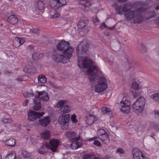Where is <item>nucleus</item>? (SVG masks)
I'll return each mask as SVG.
<instances>
[{
	"label": "nucleus",
	"mask_w": 159,
	"mask_h": 159,
	"mask_svg": "<svg viewBox=\"0 0 159 159\" xmlns=\"http://www.w3.org/2000/svg\"><path fill=\"white\" fill-rule=\"evenodd\" d=\"M133 5L137 9L134 10H130L125 14V18L128 21L132 19L134 23H140L143 20L141 13L150 8L152 6V3L151 0H147L144 3L140 1L134 3Z\"/></svg>",
	"instance_id": "f257e3e1"
},
{
	"label": "nucleus",
	"mask_w": 159,
	"mask_h": 159,
	"mask_svg": "<svg viewBox=\"0 0 159 159\" xmlns=\"http://www.w3.org/2000/svg\"><path fill=\"white\" fill-rule=\"evenodd\" d=\"M82 64L84 68H89L87 70V73L89 75V80L93 81L95 80L97 77L98 70L95 66L92 65V61L89 58H86L83 60Z\"/></svg>",
	"instance_id": "f03ea898"
},
{
	"label": "nucleus",
	"mask_w": 159,
	"mask_h": 159,
	"mask_svg": "<svg viewBox=\"0 0 159 159\" xmlns=\"http://www.w3.org/2000/svg\"><path fill=\"white\" fill-rule=\"evenodd\" d=\"M70 43L64 40L59 42L57 46V49L60 51H63V54L72 56L74 50V48L70 47Z\"/></svg>",
	"instance_id": "7ed1b4c3"
},
{
	"label": "nucleus",
	"mask_w": 159,
	"mask_h": 159,
	"mask_svg": "<svg viewBox=\"0 0 159 159\" xmlns=\"http://www.w3.org/2000/svg\"><path fill=\"white\" fill-rule=\"evenodd\" d=\"M38 95H36L35 98L33 99L35 104L33 106L34 109L35 110H39L41 107L40 99L48 101L49 99L48 93L44 91L38 92Z\"/></svg>",
	"instance_id": "20e7f679"
},
{
	"label": "nucleus",
	"mask_w": 159,
	"mask_h": 159,
	"mask_svg": "<svg viewBox=\"0 0 159 159\" xmlns=\"http://www.w3.org/2000/svg\"><path fill=\"white\" fill-rule=\"evenodd\" d=\"M145 104V98L140 96L132 105L134 111L136 113L141 112L144 109Z\"/></svg>",
	"instance_id": "39448f33"
},
{
	"label": "nucleus",
	"mask_w": 159,
	"mask_h": 159,
	"mask_svg": "<svg viewBox=\"0 0 159 159\" xmlns=\"http://www.w3.org/2000/svg\"><path fill=\"white\" fill-rule=\"evenodd\" d=\"M89 47V44L87 41L86 39H84L77 46L76 49V52L80 54L85 53L87 51Z\"/></svg>",
	"instance_id": "423d86ee"
},
{
	"label": "nucleus",
	"mask_w": 159,
	"mask_h": 159,
	"mask_svg": "<svg viewBox=\"0 0 159 159\" xmlns=\"http://www.w3.org/2000/svg\"><path fill=\"white\" fill-rule=\"evenodd\" d=\"M107 87L105 79L102 77H100L98 80V84L95 86V91L98 93L102 92L106 89Z\"/></svg>",
	"instance_id": "0eeeda50"
},
{
	"label": "nucleus",
	"mask_w": 159,
	"mask_h": 159,
	"mask_svg": "<svg viewBox=\"0 0 159 159\" xmlns=\"http://www.w3.org/2000/svg\"><path fill=\"white\" fill-rule=\"evenodd\" d=\"M71 57L70 56H68L67 55H62L59 53L53 56V58L55 61L58 62H62L63 63H66L69 62V59Z\"/></svg>",
	"instance_id": "6e6552de"
},
{
	"label": "nucleus",
	"mask_w": 159,
	"mask_h": 159,
	"mask_svg": "<svg viewBox=\"0 0 159 159\" xmlns=\"http://www.w3.org/2000/svg\"><path fill=\"white\" fill-rule=\"evenodd\" d=\"M70 118V115L69 114H66L59 118L58 122L61 125L62 129H65L68 128Z\"/></svg>",
	"instance_id": "1a4fd4ad"
},
{
	"label": "nucleus",
	"mask_w": 159,
	"mask_h": 159,
	"mask_svg": "<svg viewBox=\"0 0 159 159\" xmlns=\"http://www.w3.org/2000/svg\"><path fill=\"white\" fill-rule=\"evenodd\" d=\"M49 145L48 143H45V147L50 149L52 152H56L59 144L58 141L57 139H52L49 140Z\"/></svg>",
	"instance_id": "9d476101"
},
{
	"label": "nucleus",
	"mask_w": 159,
	"mask_h": 159,
	"mask_svg": "<svg viewBox=\"0 0 159 159\" xmlns=\"http://www.w3.org/2000/svg\"><path fill=\"white\" fill-rule=\"evenodd\" d=\"M66 0H53L51 2V7L56 10L66 4Z\"/></svg>",
	"instance_id": "9b49d317"
},
{
	"label": "nucleus",
	"mask_w": 159,
	"mask_h": 159,
	"mask_svg": "<svg viewBox=\"0 0 159 159\" xmlns=\"http://www.w3.org/2000/svg\"><path fill=\"white\" fill-rule=\"evenodd\" d=\"M44 113L39 112L35 111H31L28 113V118L29 120L33 121L35 119L40 118L42 116Z\"/></svg>",
	"instance_id": "f8f14e48"
},
{
	"label": "nucleus",
	"mask_w": 159,
	"mask_h": 159,
	"mask_svg": "<svg viewBox=\"0 0 159 159\" xmlns=\"http://www.w3.org/2000/svg\"><path fill=\"white\" fill-rule=\"evenodd\" d=\"M80 138V136H79L78 137H76L72 138V142L71 144V147L73 149H76L81 146L82 145L81 143L78 142V140Z\"/></svg>",
	"instance_id": "ddd939ff"
},
{
	"label": "nucleus",
	"mask_w": 159,
	"mask_h": 159,
	"mask_svg": "<svg viewBox=\"0 0 159 159\" xmlns=\"http://www.w3.org/2000/svg\"><path fill=\"white\" fill-rule=\"evenodd\" d=\"M132 152L133 157L134 159L137 158V159H140V156H141L143 158H144L145 157L144 155H143L141 152L138 148H134Z\"/></svg>",
	"instance_id": "4468645a"
},
{
	"label": "nucleus",
	"mask_w": 159,
	"mask_h": 159,
	"mask_svg": "<svg viewBox=\"0 0 159 159\" xmlns=\"http://www.w3.org/2000/svg\"><path fill=\"white\" fill-rule=\"evenodd\" d=\"M25 42L22 38L19 37H16L13 39V44L16 47H19L23 44Z\"/></svg>",
	"instance_id": "2eb2a0df"
},
{
	"label": "nucleus",
	"mask_w": 159,
	"mask_h": 159,
	"mask_svg": "<svg viewBox=\"0 0 159 159\" xmlns=\"http://www.w3.org/2000/svg\"><path fill=\"white\" fill-rule=\"evenodd\" d=\"M130 102H127V104H120V110L123 112L127 113L129 112L130 110Z\"/></svg>",
	"instance_id": "dca6fc26"
},
{
	"label": "nucleus",
	"mask_w": 159,
	"mask_h": 159,
	"mask_svg": "<svg viewBox=\"0 0 159 159\" xmlns=\"http://www.w3.org/2000/svg\"><path fill=\"white\" fill-rule=\"evenodd\" d=\"M51 120L48 116L44 117V118L39 120V123L40 125L43 126L45 127L49 123Z\"/></svg>",
	"instance_id": "f3484780"
},
{
	"label": "nucleus",
	"mask_w": 159,
	"mask_h": 159,
	"mask_svg": "<svg viewBox=\"0 0 159 159\" xmlns=\"http://www.w3.org/2000/svg\"><path fill=\"white\" fill-rule=\"evenodd\" d=\"M7 21L11 24L15 25L18 23V20L16 16L11 15L8 17L7 19Z\"/></svg>",
	"instance_id": "a211bd4d"
},
{
	"label": "nucleus",
	"mask_w": 159,
	"mask_h": 159,
	"mask_svg": "<svg viewBox=\"0 0 159 159\" xmlns=\"http://www.w3.org/2000/svg\"><path fill=\"white\" fill-rule=\"evenodd\" d=\"M70 110V108L68 106L65 105L61 107L58 112L60 115H62L66 113L69 112Z\"/></svg>",
	"instance_id": "6ab92c4d"
},
{
	"label": "nucleus",
	"mask_w": 159,
	"mask_h": 159,
	"mask_svg": "<svg viewBox=\"0 0 159 159\" xmlns=\"http://www.w3.org/2000/svg\"><path fill=\"white\" fill-rule=\"evenodd\" d=\"M126 94H121L118 97V99L120 100V104H127V102H129L128 100V98L126 97Z\"/></svg>",
	"instance_id": "aec40b11"
},
{
	"label": "nucleus",
	"mask_w": 159,
	"mask_h": 159,
	"mask_svg": "<svg viewBox=\"0 0 159 159\" xmlns=\"http://www.w3.org/2000/svg\"><path fill=\"white\" fill-rule=\"evenodd\" d=\"M88 23V20L81 19L80 20L78 23V28L79 29H83L87 25Z\"/></svg>",
	"instance_id": "412c9836"
},
{
	"label": "nucleus",
	"mask_w": 159,
	"mask_h": 159,
	"mask_svg": "<svg viewBox=\"0 0 159 159\" xmlns=\"http://www.w3.org/2000/svg\"><path fill=\"white\" fill-rule=\"evenodd\" d=\"M132 6L130 2H128L124 5L122 7V11L124 12H126L125 14L127 13L130 11L132 8Z\"/></svg>",
	"instance_id": "4be33fe9"
},
{
	"label": "nucleus",
	"mask_w": 159,
	"mask_h": 159,
	"mask_svg": "<svg viewBox=\"0 0 159 159\" xmlns=\"http://www.w3.org/2000/svg\"><path fill=\"white\" fill-rule=\"evenodd\" d=\"M96 120L94 116L93 115H89L87 117L86 122L87 125H91L93 124Z\"/></svg>",
	"instance_id": "5701e85b"
},
{
	"label": "nucleus",
	"mask_w": 159,
	"mask_h": 159,
	"mask_svg": "<svg viewBox=\"0 0 159 159\" xmlns=\"http://www.w3.org/2000/svg\"><path fill=\"white\" fill-rule=\"evenodd\" d=\"M76 133L74 131H68L66 132L65 136L68 138L72 140V138L75 136Z\"/></svg>",
	"instance_id": "b1692460"
},
{
	"label": "nucleus",
	"mask_w": 159,
	"mask_h": 159,
	"mask_svg": "<svg viewBox=\"0 0 159 159\" xmlns=\"http://www.w3.org/2000/svg\"><path fill=\"white\" fill-rule=\"evenodd\" d=\"M5 143L7 145L11 147H13L16 144V140L13 138H10L7 140Z\"/></svg>",
	"instance_id": "393cba45"
},
{
	"label": "nucleus",
	"mask_w": 159,
	"mask_h": 159,
	"mask_svg": "<svg viewBox=\"0 0 159 159\" xmlns=\"http://www.w3.org/2000/svg\"><path fill=\"white\" fill-rule=\"evenodd\" d=\"M91 158L100 159L99 158L94 157V155L93 153L85 154L83 156V159H90Z\"/></svg>",
	"instance_id": "a878e982"
},
{
	"label": "nucleus",
	"mask_w": 159,
	"mask_h": 159,
	"mask_svg": "<svg viewBox=\"0 0 159 159\" xmlns=\"http://www.w3.org/2000/svg\"><path fill=\"white\" fill-rule=\"evenodd\" d=\"M38 82L39 83L44 84L46 82L47 79L44 75H39L38 77Z\"/></svg>",
	"instance_id": "bb28decb"
},
{
	"label": "nucleus",
	"mask_w": 159,
	"mask_h": 159,
	"mask_svg": "<svg viewBox=\"0 0 159 159\" xmlns=\"http://www.w3.org/2000/svg\"><path fill=\"white\" fill-rule=\"evenodd\" d=\"M100 139L103 142L107 141H109V136L107 133L99 137Z\"/></svg>",
	"instance_id": "cd10ccee"
},
{
	"label": "nucleus",
	"mask_w": 159,
	"mask_h": 159,
	"mask_svg": "<svg viewBox=\"0 0 159 159\" xmlns=\"http://www.w3.org/2000/svg\"><path fill=\"white\" fill-rule=\"evenodd\" d=\"M16 156L15 152L12 151L10 152L9 154H8L6 156V158L10 159H16Z\"/></svg>",
	"instance_id": "c85d7f7f"
},
{
	"label": "nucleus",
	"mask_w": 159,
	"mask_h": 159,
	"mask_svg": "<svg viewBox=\"0 0 159 159\" xmlns=\"http://www.w3.org/2000/svg\"><path fill=\"white\" fill-rule=\"evenodd\" d=\"M41 136L43 138L46 139H48L50 137L49 132L48 131H45L41 134Z\"/></svg>",
	"instance_id": "c756f323"
},
{
	"label": "nucleus",
	"mask_w": 159,
	"mask_h": 159,
	"mask_svg": "<svg viewBox=\"0 0 159 159\" xmlns=\"http://www.w3.org/2000/svg\"><path fill=\"white\" fill-rule=\"evenodd\" d=\"M102 112L103 114L111 113L110 109L105 107H102L101 108Z\"/></svg>",
	"instance_id": "7c9ffc66"
},
{
	"label": "nucleus",
	"mask_w": 159,
	"mask_h": 159,
	"mask_svg": "<svg viewBox=\"0 0 159 159\" xmlns=\"http://www.w3.org/2000/svg\"><path fill=\"white\" fill-rule=\"evenodd\" d=\"M151 97L157 102H159V93H154L152 95Z\"/></svg>",
	"instance_id": "2f4dec72"
},
{
	"label": "nucleus",
	"mask_w": 159,
	"mask_h": 159,
	"mask_svg": "<svg viewBox=\"0 0 159 159\" xmlns=\"http://www.w3.org/2000/svg\"><path fill=\"white\" fill-rule=\"evenodd\" d=\"M21 153L22 155L25 158H29L31 156V154L30 153L25 151L22 150Z\"/></svg>",
	"instance_id": "473e14b6"
},
{
	"label": "nucleus",
	"mask_w": 159,
	"mask_h": 159,
	"mask_svg": "<svg viewBox=\"0 0 159 159\" xmlns=\"http://www.w3.org/2000/svg\"><path fill=\"white\" fill-rule=\"evenodd\" d=\"M132 88L134 90H138L140 89L139 85L136 82H134L132 84Z\"/></svg>",
	"instance_id": "72a5a7b5"
},
{
	"label": "nucleus",
	"mask_w": 159,
	"mask_h": 159,
	"mask_svg": "<svg viewBox=\"0 0 159 159\" xmlns=\"http://www.w3.org/2000/svg\"><path fill=\"white\" fill-rule=\"evenodd\" d=\"M37 7L39 10H41L44 8V3L41 1H39L37 4Z\"/></svg>",
	"instance_id": "f704fd0d"
},
{
	"label": "nucleus",
	"mask_w": 159,
	"mask_h": 159,
	"mask_svg": "<svg viewBox=\"0 0 159 159\" xmlns=\"http://www.w3.org/2000/svg\"><path fill=\"white\" fill-rule=\"evenodd\" d=\"M43 56V54L42 53L39 54V55L37 54H34V53L32 54V57L33 59L35 60L39 59L40 57Z\"/></svg>",
	"instance_id": "c9c22d12"
},
{
	"label": "nucleus",
	"mask_w": 159,
	"mask_h": 159,
	"mask_svg": "<svg viewBox=\"0 0 159 159\" xmlns=\"http://www.w3.org/2000/svg\"><path fill=\"white\" fill-rule=\"evenodd\" d=\"M66 102V100H60L58 102L57 107L58 108L60 107L63 105Z\"/></svg>",
	"instance_id": "e433bc0d"
},
{
	"label": "nucleus",
	"mask_w": 159,
	"mask_h": 159,
	"mask_svg": "<svg viewBox=\"0 0 159 159\" xmlns=\"http://www.w3.org/2000/svg\"><path fill=\"white\" fill-rule=\"evenodd\" d=\"M30 33L35 35H38L39 34V30L33 28L30 30Z\"/></svg>",
	"instance_id": "4c0bfd02"
},
{
	"label": "nucleus",
	"mask_w": 159,
	"mask_h": 159,
	"mask_svg": "<svg viewBox=\"0 0 159 159\" xmlns=\"http://www.w3.org/2000/svg\"><path fill=\"white\" fill-rule=\"evenodd\" d=\"M107 132L105 131L104 129H100L98 130L97 132L98 135L99 137L105 134Z\"/></svg>",
	"instance_id": "58836bf2"
},
{
	"label": "nucleus",
	"mask_w": 159,
	"mask_h": 159,
	"mask_svg": "<svg viewBox=\"0 0 159 159\" xmlns=\"http://www.w3.org/2000/svg\"><path fill=\"white\" fill-rule=\"evenodd\" d=\"M133 95L134 97H136L140 95V93L138 90H134L132 91Z\"/></svg>",
	"instance_id": "ea45409f"
},
{
	"label": "nucleus",
	"mask_w": 159,
	"mask_h": 159,
	"mask_svg": "<svg viewBox=\"0 0 159 159\" xmlns=\"http://www.w3.org/2000/svg\"><path fill=\"white\" fill-rule=\"evenodd\" d=\"M148 15L149 18H151L156 16V13L154 11H152L149 12Z\"/></svg>",
	"instance_id": "a19ab883"
},
{
	"label": "nucleus",
	"mask_w": 159,
	"mask_h": 159,
	"mask_svg": "<svg viewBox=\"0 0 159 159\" xmlns=\"http://www.w3.org/2000/svg\"><path fill=\"white\" fill-rule=\"evenodd\" d=\"M115 9L118 14H121V7L120 6H117L116 7Z\"/></svg>",
	"instance_id": "79ce46f5"
},
{
	"label": "nucleus",
	"mask_w": 159,
	"mask_h": 159,
	"mask_svg": "<svg viewBox=\"0 0 159 159\" xmlns=\"http://www.w3.org/2000/svg\"><path fill=\"white\" fill-rule=\"evenodd\" d=\"M76 116L75 114H73L71 116V119L73 123H76L77 120L76 119Z\"/></svg>",
	"instance_id": "37998d69"
},
{
	"label": "nucleus",
	"mask_w": 159,
	"mask_h": 159,
	"mask_svg": "<svg viewBox=\"0 0 159 159\" xmlns=\"http://www.w3.org/2000/svg\"><path fill=\"white\" fill-rule=\"evenodd\" d=\"M93 144L98 147H100L101 146V143L97 140H94Z\"/></svg>",
	"instance_id": "c03bdc74"
},
{
	"label": "nucleus",
	"mask_w": 159,
	"mask_h": 159,
	"mask_svg": "<svg viewBox=\"0 0 159 159\" xmlns=\"http://www.w3.org/2000/svg\"><path fill=\"white\" fill-rule=\"evenodd\" d=\"M92 20L93 22L94 23L95 25H97L99 22V20H98V19L96 18L93 17Z\"/></svg>",
	"instance_id": "a18cd8bd"
},
{
	"label": "nucleus",
	"mask_w": 159,
	"mask_h": 159,
	"mask_svg": "<svg viewBox=\"0 0 159 159\" xmlns=\"http://www.w3.org/2000/svg\"><path fill=\"white\" fill-rule=\"evenodd\" d=\"M117 152L121 154H124L125 153L124 150L121 148H118L117 150Z\"/></svg>",
	"instance_id": "49530a36"
},
{
	"label": "nucleus",
	"mask_w": 159,
	"mask_h": 159,
	"mask_svg": "<svg viewBox=\"0 0 159 159\" xmlns=\"http://www.w3.org/2000/svg\"><path fill=\"white\" fill-rule=\"evenodd\" d=\"M154 113L156 118L159 119V111H155Z\"/></svg>",
	"instance_id": "de8ad7c7"
},
{
	"label": "nucleus",
	"mask_w": 159,
	"mask_h": 159,
	"mask_svg": "<svg viewBox=\"0 0 159 159\" xmlns=\"http://www.w3.org/2000/svg\"><path fill=\"white\" fill-rule=\"evenodd\" d=\"M141 52L144 53L146 52V49L144 45H142L141 47Z\"/></svg>",
	"instance_id": "09e8293b"
},
{
	"label": "nucleus",
	"mask_w": 159,
	"mask_h": 159,
	"mask_svg": "<svg viewBox=\"0 0 159 159\" xmlns=\"http://www.w3.org/2000/svg\"><path fill=\"white\" fill-rule=\"evenodd\" d=\"M91 6V4L90 2L88 1V0L87 1L86 3L84 5V7L85 8H87L88 7H89V6Z\"/></svg>",
	"instance_id": "8fccbe9b"
},
{
	"label": "nucleus",
	"mask_w": 159,
	"mask_h": 159,
	"mask_svg": "<svg viewBox=\"0 0 159 159\" xmlns=\"http://www.w3.org/2000/svg\"><path fill=\"white\" fill-rule=\"evenodd\" d=\"M3 122L4 123H8L11 122V120L5 118L2 120Z\"/></svg>",
	"instance_id": "3c124183"
},
{
	"label": "nucleus",
	"mask_w": 159,
	"mask_h": 159,
	"mask_svg": "<svg viewBox=\"0 0 159 159\" xmlns=\"http://www.w3.org/2000/svg\"><path fill=\"white\" fill-rule=\"evenodd\" d=\"M80 3L84 6L85 5L88 0H79Z\"/></svg>",
	"instance_id": "603ef678"
},
{
	"label": "nucleus",
	"mask_w": 159,
	"mask_h": 159,
	"mask_svg": "<svg viewBox=\"0 0 159 159\" xmlns=\"http://www.w3.org/2000/svg\"><path fill=\"white\" fill-rule=\"evenodd\" d=\"M107 26L104 23H103L99 27V28L100 29H102L106 27Z\"/></svg>",
	"instance_id": "864d4df0"
},
{
	"label": "nucleus",
	"mask_w": 159,
	"mask_h": 159,
	"mask_svg": "<svg viewBox=\"0 0 159 159\" xmlns=\"http://www.w3.org/2000/svg\"><path fill=\"white\" fill-rule=\"evenodd\" d=\"M38 152L39 153H40V154H44L45 153L44 151L42 150V148L39 149L38 150Z\"/></svg>",
	"instance_id": "5fc2aeb1"
},
{
	"label": "nucleus",
	"mask_w": 159,
	"mask_h": 159,
	"mask_svg": "<svg viewBox=\"0 0 159 159\" xmlns=\"http://www.w3.org/2000/svg\"><path fill=\"white\" fill-rule=\"evenodd\" d=\"M28 49L30 50L31 52V53H33L34 51V48L31 46H29L28 47Z\"/></svg>",
	"instance_id": "6e6d98bb"
},
{
	"label": "nucleus",
	"mask_w": 159,
	"mask_h": 159,
	"mask_svg": "<svg viewBox=\"0 0 159 159\" xmlns=\"http://www.w3.org/2000/svg\"><path fill=\"white\" fill-rule=\"evenodd\" d=\"M53 17L57 18L60 16V14L59 13H55L52 15Z\"/></svg>",
	"instance_id": "4d7b16f0"
},
{
	"label": "nucleus",
	"mask_w": 159,
	"mask_h": 159,
	"mask_svg": "<svg viewBox=\"0 0 159 159\" xmlns=\"http://www.w3.org/2000/svg\"><path fill=\"white\" fill-rule=\"evenodd\" d=\"M109 61L111 63H113L114 61V58L113 57H111L109 58Z\"/></svg>",
	"instance_id": "13d9d810"
},
{
	"label": "nucleus",
	"mask_w": 159,
	"mask_h": 159,
	"mask_svg": "<svg viewBox=\"0 0 159 159\" xmlns=\"http://www.w3.org/2000/svg\"><path fill=\"white\" fill-rule=\"evenodd\" d=\"M118 1L122 3L128 1V0H117Z\"/></svg>",
	"instance_id": "bf43d9fd"
},
{
	"label": "nucleus",
	"mask_w": 159,
	"mask_h": 159,
	"mask_svg": "<svg viewBox=\"0 0 159 159\" xmlns=\"http://www.w3.org/2000/svg\"><path fill=\"white\" fill-rule=\"evenodd\" d=\"M116 25H115L114 26L112 27L108 28V29L110 30H113L115 28Z\"/></svg>",
	"instance_id": "052dcab7"
},
{
	"label": "nucleus",
	"mask_w": 159,
	"mask_h": 159,
	"mask_svg": "<svg viewBox=\"0 0 159 159\" xmlns=\"http://www.w3.org/2000/svg\"><path fill=\"white\" fill-rule=\"evenodd\" d=\"M25 103H24V106H26L28 105V100H25Z\"/></svg>",
	"instance_id": "680f3d73"
},
{
	"label": "nucleus",
	"mask_w": 159,
	"mask_h": 159,
	"mask_svg": "<svg viewBox=\"0 0 159 159\" xmlns=\"http://www.w3.org/2000/svg\"><path fill=\"white\" fill-rule=\"evenodd\" d=\"M156 22L159 24V17H158L156 20Z\"/></svg>",
	"instance_id": "e2e57ef3"
},
{
	"label": "nucleus",
	"mask_w": 159,
	"mask_h": 159,
	"mask_svg": "<svg viewBox=\"0 0 159 159\" xmlns=\"http://www.w3.org/2000/svg\"><path fill=\"white\" fill-rule=\"evenodd\" d=\"M156 10H159V5L157 6L155 8Z\"/></svg>",
	"instance_id": "0e129e2a"
},
{
	"label": "nucleus",
	"mask_w": 159,
	"mask_h": 159,
	"mask_svg": "<svg viewBox=\"0 0 159 159\" xmlns=\"http://www.w3.org/2000/svg\"><path fill=\"white\" fill-rule=\"evenodd\" d=\"M26 68L25 67V68H24V71H25V72H30V71L28 70L27 71H26Z\"/></svg>",
	"instance_id": "69168bd1"
},
{
	"label": "nucleus",
	"mask_w": 159,
	"mask_h": 159,
	"mask_svg": "<svg viewBox=\"0 0 159 159\" xmlns=\"http://www.w3.org/2000/svg\"><path fill=\"white\" fill-rule=\"evenodd\" d=\"M128 65L129 67H128V69H127V70H128V69H130V68L131 67V66H130V64H129V63H128Z\"/></svg>",
	"instance_id": "338daca9"
},
{
	"label": "nucleus",
	"mask_w": 159,
	"mask_h": 159,
	"mask_svg": "<svg viewBox=\"0 0 159 159\" xmlns=\"http://www.w3.org/2000/svg\"><path fill=\"white\" fill-rule=\"evenodd\" d=\"M17 80L19 81H22V79L21 78H18Z\"/></svg>",
	"instance_id": "774afa93"
}]
</instances>
